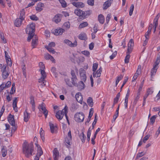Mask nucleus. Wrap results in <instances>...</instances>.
Wrapping results in <instances>:
<instances>
[{
    "label": "nucleus",
    "mask_w": 160,
    "mask_h": 160,
    "mask_svg": "<svg viewBox=\"0 0 160 160\" xmlns=\"http://www.w3.org/2000/svg\"><path fill=\"white\" fill-rule=\"evenodd\" d=\"M35 24L31 23L29 25L27 26L26 28V32L28 34L27 40L30 42L31 39L32 38V45L33 48H35L34 46L37 45L38 39L36 35L34 36L35 32Z\"/></svg>",
    "instance_id": "obj_1"
},
{
    "label": "nucleus",
    "mask_w": 160,
    "mask_h": 160,
    "mask_svg": "<svg viewBox=\"0 0 160 160\" xmlns=\"http://www.w3.org/2000/svg\"><path fill=\"white\" fill-rule=\"evenodd\" d=\"M84 118V115L82 112H77L74 116V119L76 121L78 122H82Z\"/></svg>",
    "instance_id": "obj_2"
},
{
    "label": "nucleus",
    "mask_w": 160,
    "mask_h": 160,
    "mask_svg": "<svg viewBox=\"0 0 160 160\" xmlns=\"http://www.w3.org/2000/svg\"><path fill=\"white\" fill-rule=\"evenodd\" d=\"M23 150H34L33 143L31 142L28 144L26 141H25L22 144Z\"/></svg>",
    "instance_id": "obj_3"
},
{
    "label": "nucleus",
    "mask_w": 160,
    "mask_h": 160,
    "mask_svg": "<svg viewBox=\"0 0 160 160\" xmlns=\"http://www.w3.org/2000/svg\"><path fill=\"white\" fill-rule=\"evenodd\" d=\"M55 46V43L53 42H52L49 44L48 46H45V48L49 52L52 54H54L56 52L52 48L54 47Z\"/></svg>",
    "instance_id": "obj_4"
},
{
    "label": "nucleus",
    "mask_w": 160,
    "mask_h": 160,
    "mask_svg": "<svg viewBox=\"0 0 160 160\" xmlns=\"http://www.w3.org/2000/svg\"><path fill=\"white\" fill-rule=\"evenodd\" d=\"M160 62V59L159 60L158 58H157V61L155 63V65H154L153 68L151 70V75L152 77V75H154L155 74L157 70V69L158 68V65Z\"/></svg>",
    "instance_id": "obj_5"
},
{
    "label": "nucleus",
    "mask_w": 160,
    "mask_h": 160,
    "mask_svg": "<svg viewBox=\"0 0 160 160\" xmlns=\"http://www.w3.org/2000/svg\"><path fill=\"white\" fill-rule=\"evenodd\" d=\"M2 78L5 79L7 78L9 74V72L6 71V66L3 65L2 67Z\"/></svg>",
    "instance_id": "obj_6"
},
{
    "label": "nucleus",
    "mask_w": 160,
    "mask_h": 160,
    "mask_svg": "<svg viewBox=\"0 0 160 160\" xmlns=\"http://www.w3.org/2000/svg\"><path fill=\"white\" fill-rule=\"evenodd\" d=\"M71 74L72 76L71 79L72 84L76 86H78V84L76 82L77 77L73 70L71 71Z\"/></svg>",
    "instance_id": "obj_7"
},
{
    "label": "nucleus",
    "mask_w": 160,
    "mask_h": 160,
    "mask_svg": "<svg viewBox=\"0 0 160 160\" xmlns=\"http://www.w3.org/2000/svg\"><path fill=\"white\" fill-rule=\"evenodd\" d=\"M62 17V15L60 14H57L52 19V21L56 23L60 22Z\"/></svg>",
    "instance_id": "obj_8"
},
{
    "label": "nucleus",
    "mask_w": 160,
    "mask_h": 160,
    "mask_svg": "<svg viewBox=\"0 0 160 160\" xmlns=\"http://www.w3.org/2000/svg\"><path fill=\"white\" fill-rule=\"evenodd\" d=\"M44 104V103L42 102L41 104H40L38 108L40 110V109L42 110L45 116V118H46L48 115V111L46 109Z\"/></svg>",
    "instance_id": "obj_9"
},
{
    "label": "nucleus",
    "mask_w": 160,
    "mask_h": 160,
    "mask_svg": "<svg viewBox=\"0 0 160 160\" xmlns=\"http://www.w3.org/2000/svg\"><path fill=\"white\" fill-rule=\"evenodd\" d=\"M64 116V110L59 111L57 112L56 115V118L59 120H61Z\"/></svg>",
    "instance_id": "obj_10"
},
{
    "label": "nucleus",
    "mask_w": 160,
    "mask_h": 160,
    "mask_svg": "<svg viewBox=\"0 0 160 160\" xmlns=\"http://www.w3.org/2000/svg\"><path fill=\"white\" fill-rule=\"evenodd\" d=\"M86 72L85 70L81 69L80 71V74L81 79L84 82H85L86 80V76L85 74Z\"/></svg>",
    "instance_id": "obj_11"
},
{
    "label": "nucleus",
    "mask_w": 160,
    "mask_h": 160,
    "mask_svg": "<svg viewBox=\"0 0 160 160\" xmlns=\"http://www.w3.org/2000/svg\"><path fill=\"white\" fill-rule=\"evenodd\" d=\"M64 42L71 47H75L77 45V41H75L73 43H72L71 41L68 39H65L64 41Z\"/></svg>",
    "instance_id": "obj_12"
},
{
    "label": "nucleus",
    "mask_w": 160,
    "mask_h": 160,
    "mask_svg": "<svg viewBox=\"0 0 160 160\" xmlns=\"http://www.w3.org/2000/svg\"><path fill=\"white\" fill-rule=\"evenodd\" d=\"M75 98L77 101L81 104H82L83 100L82 96L80 92H78L75 95Z\"/></svg>",
    "instance_id": "obj_13"
},
{
    "label": "nucleus",
    "mask_w": 160,
    "mask_h": 160,
    "mask_svg": "<svg viewBox=\"0 0 160 160\" xmlns=\"http://www.w3.org/2000/svg\"><path fill=\"white\" fill-rule=\"evenodd\" d=\"M8 120L10 124L12 126L15 125V121L13 115H12L11 114H10L8 118Z\"/></svg>",
    "instance_id": "obj_14"
},
{
    "label": "nucleus",
    "mask_w": 160,
    "mask_h": 160,
    "mask_svg": "<svg viewBox=\"0 0 160 160\" xmlns=\"http://www.w3.org/2000/svg\"><path fill=\"white\" fill-rule=\"evenodd\" d=\"M134 46V42L132 39L130 40L129 43L128 44V48L127 51L128 52H131L132 51V47Z\"/></svg>",
    "instance_id": "obj_15"
},
{
    "label": "nucleus",
    "mask_w": 160,
    "mask_h": 160,
    "mask_svg": "<svg viewBox=\"0 0 160 160\" xmlns=\"http://www.w3.org/2000/svg\"><path fill=\"white\" fill-rule=\"evenodd\" d=\"M113 0H108L104 2L103 4V9H106L109 7L111 5Z\"/></svg>",
    "instance_id": "obj_16"
},
{
    "label": "nucleus",
    "mask_w": 160,
    "mask_h": 160,
    "mask_svg": "<svg viewBox=\"0 0 160 160\" xmlns=\"http://www.w3.org/2000/svg\"><path fill=\"white\" fill-rule=\"evenodd\" d=\"M65 30L62 28H59L54 30V34L56 35H61Z\"/></svg>",
    "instance_id": "obj_17"
},
{
    "label": "nucleus",
    "mask_w": 160,
    "mask_h": 160,
    "mask_svg": "<svg viewBox=\"0 0 160 160\" xmlns=\"http://www.w3.org/2000/svg\"><path fill=\"white\" fill-rule=\"evenodd\" d=\"M39 66L40 68V69L39 70L41 72V74L42 75L44 74L45 73H46L44 71L45 67L44 64L42 62H40L39 63Z\"/></svg>",
    "instance_id": "obj_18"
},
{
    "label": "nucleus",
    "mask_w": 160,
    "mask_h": 160,
    "mask_svg": "<svg viewBox=\"0 0 160 160\" xmlns=\"http://www.w3.org/2000/svg\"><path fill=\"white\" fill-rule=\"evenodd\" d=\"M102 72V68L100 67L99 69L96 72H93V77H96L97 78L100 77L101 76Z\"/></svg>",
    "instance_id": "obj_19"
},
{
    "label": "nucleus",
    "mask_w": 160,
    "mask_h": 160,
    "mask_svg": "<svg viewBox=\"0 0 160 160\" xmlns=\"http://www.w3.org/2000/svg\"><path fill=\"white\" fill-rule=\"evenodd\" d=\"M72 4L77 8H82L84 6V3L82 2H72Z\"/></svg>",
    "instance_id": "obj_20"
},
{
    "label": "nucleus",
    "mask_w": 160,
    "mask_h": 160,
    "mask_svg": "<svg viewBox=\"0 0 160 160\" xmlns=\"http://www.w3.org/2000/svg\"><path fill=\"white\" fill-rule=\"evenodd\" d=\"M30 113L27 111V109H26L24 113V120L25 122H27L30 118Z\"/></svg>",
    "instance_id": "obj_21"
},
{
    "label": "nucleus",
    "mask_w": 160,
    "mask_h": 160,
    "mask_svg": "<svg viewBox=\"0 0 160 160\" xmlns=\"http://www.w3.org/2000/svg\"><path fill=\"white\" fill-rule=\"evenodd\" d=\"M18 102L17 98H15L12 104L13 107L15 112L18 111V107H17V103Z\"/></svg>",
    "instance_id": "obj_22"
},
{
    "label": "nucleus",
    "mask_w": 160,
    "mask_h": 160,
    "mask_svg": "<svg viewBox=\"0 0 160 160\" xmlns=\"http://www.w3.org/2000/svg\"><path fill=\"white\" fill-rule=\"evenodd\" d=\"M78 38L80 40H86L88 38L86 34L84 33H81L78 36Z\"/></svg>",
    "instance_id": "obj_23"
},
{
    "label": "nucleus",
    "mask_w": 160,
    "mask_h": 160,
    "mask_svg": "<svg viewBox=\"0 0 160 160\" xmlns=\"http://www.w3.org/2000/svg\"><path fill=\"white\" fill-rule=\"evenodd\" d=\"M83 11L79 9H77L75 10L74 13L77 16L82 17Z\"/></svg>",
    "instance_id": "obj_24"
},
{
    "label": "nucleus",
    "mask_w": 160,
    "mask_h": 160,
    "mask_svg": "<svg viewBox=\"0 0 160 160\" xmlns=\"http://www.w3.org/2000/svg\"><path fill=\"white\" fill-rule=\"evenodd\" d=\"M53 157L54 160H58L59 154L58 151H53Z\"/></svg>",
    "instance_id": "obj_25"
},
{
    "label": "nucleus",
    "mask_w": 160,
    "mask_h": 160,
    "mask_svg": "<svg viewBox=\"0 0 160 160\" xmlns=\"http://www.w3.org/2000/svg\"><path fill=\"white\" fill-rule=\"evenodd\" d=\"M22 20L19 18L17 19L14 22L15 25L17 27H20L22 24Z\"/></svg>",
    "instance_id": "obj_26"
},
{
    "label": "nucleus",
    "mask_w": 160,
    "mask_h": 160,
    "mask_svg": "<svg viewBox=\"0 0 160 160\" xmlns=\"http://www.w3.org/2000/svg\"><path fill=\"white\" fill-rule=\"evenodd\" d=\"M141 66L139 65L138 67L136 72L134 74V76L136 77L137 78L138 77V75L141 72Z\"/></svg>",
    "instance_id": "obj_27"
},
{
    "label": "nucleus",
    "mask_w": 160,
    "mask_h": 160,
    "mask_svg": "<svg viewBox=\"0 0 160 160\" xmlns=\"http://www.w3.org/2000/svg\"><path fill=\"white\" fill-rule=\"evenodd\" d=\"M98 20L101 24H103L104 22V18L102 14H100L98 16Z\"/></svg>",
    "instance_id": "obj_28"
},
{
    "label": "nucleus",
    "mask_w": 160,
    "mask_h": 160,
    "mask_svg": "<svg viewBox=\"0 0 160 160\" xmlns=\"http://www.w3.org/2000/svg\"><path fill=\"white\" fill-rule=\"evenodd\" d=\"M49 126L51 133H54L55 131V128H56V126L51 122L49 123Z\"/></svg>",
    "instance_id": "obj_29"
},
{
    "label": "nucleus",
    "mask_w": 160,
    "mask_h": 160,
    "mask_svg": "<svg viewBox=\"0 0 160 160\" xmlns=\"http://www.w3.org/2000/svg\"><path fill=\"white\" fill-rule=\"evenodd\" d=\"M131 52H128V51L127 52V55L125 58V59L124 60L125 62L126 63H128L129 62V59L130 58V55H129L130 53Z\"/></svg>",
    "instance_id": "obj_30"
},
{
    "label": "nucleus",
    "mask_w": 160,
    "mask_h": 160,
    "mask_svg": "<svg viewBox=\"0 0 160 160\" xmlns=\"http://www.w3.org/2000/svg\"><path fill=\"white\" fill-rule=\"evenodd\" d=\"M23 152L27 157H29L32 155V151H23Z\"/></svg>",
    "instance_id": "obj_31"
},
{
    "label": "nucleus",
    "mask_w": 160,
    "mask_h": 160,
    "mask_svg": "<svg viewBox=\"0 0 160 160\" xmlns=\"http://www.w3.org/2000/svg\"><path fill=\"white\" fill-rule=\"evenodd\" d=\"M87 102L88 105L91 107H92L93 104L92 99L90 97L88 98L87 100Z\"/></svg>",
    "instance_id": "obj_32"
},
{
    "label": "nucleus",
    "mask_w": 160,
    "mask_h": 160,
    "mask_svg": "<svg viewBox=\"0 0 160 160\" xmlns=\"http://www.w3.org/2000/svg\"><path fill=\"white\" fill-rule=\"evenodd\" d=\"M88 25V23L87 22H83L80 23L79 26V28H83Z\"/></svg>",
    "instance_id": "obj_33"
},
{
    "label": "nucleus",
    "mask_w": 160,
    "mask_h": 160,
    "mask_svg": "<svg viewBox=\"0 0 160 160\" xmlns=\"http://www.w3.org/2000/svg\"><path fill=\"white\" fill-rule=\"evenodd\" d=\"M25 14V12H24V9H22V11H20V15L19 18L21 20H24V18Z\"/></svg>",
    "instance_id": "obj_34"
},
{
    "label": "nucleus",
    "mask_w": 160,
    "mask_h": 160,
    "mask_svg": "<svg viewBox=\"0 0 160 160\" xmlns=\"http://www.w3.org/2000/svg\"><path fill=\"white\" fill-rule=\"evenodd\" d=\"M79 137L82 142H85L86 137L85 135H84L83 132H82L80 133Z\"/></svg>",
    "instance_id": "obj_35"
},
{
    "label": "nucleus",
    "mask_w": 160,
    "mask_h": 160,
    "mask_svg": "<svg viewBox=\"0 0 160 160\" xmlns=\"http://www.w3.org/2000/svg\"><path fill=\"white\" fill-rule=\"evenodd\" d=\"M91 13V11H87L85 12H83V15H82V17L83 18H85L87 16H89Z\"/></svg>",
    "instance_id": "obj_36"
},
{
    "label": "nucleus",
    "mask_w": 160,
    "mask_h": 160,
    "mask_svg": "<svg viewBox=\"0 0 160 160\" xmlns=\"http://www.w3.org/2000/svg\"><path fill=\"white\" fill-rule=\"evenodd\" d=\"M65 81L66 82V84L69 86L70 87H72V82H71L69 79L68 78H66L65 79Z\"/></svg>",
    "instance_id": "obj_37"
},
{
    "label": "nucleus",
    "mask_w": 160,
    "mask_h": 160,
    "mask_svg": "<svg viewBox=\"0 0 160 160\" xmlns=\"http://www.w3.org/2000/svg\"><path fill=\"white\" fill-rule=\"evenodd\" d=\"M97 115L96 113L95 114V118L94 121L92 123V129H93L94 128V126L96 124L98 119L97 118Z\"/></svg>",
    "instance_id": "obj_38"
},
{
    "label": "nucleus",
    "mask_w": 160,
    "mask_h": 160,
    "mask_svg": "<svg viewBox=\"0 0 160 160\" xmlns=\"http://www.w3.org/2000/svg\"><path fill=\"white\" fill-rule=\"evenodd\" d=\"M68 109V108L67 106H66L63 108V110H64V115H65L67 120L68 119V117L67 115V113H68L67 110Z\"/></svg>",
    "instance_id": "obj_39"
},
{
    "label": "nucleus",
    "mask_w": 160,
    "mask_h": 160,
    "mask_svg": "<svg viewBox=\"0 0 160 160\" xmlns=\"http://www.w3.org/2000/svg\"><path fill=\"white\" fill-rule=\"evenodd\" d=\"M146 153V152H141L138 153L136 159H138L139 158L143 156Z\"/></svg>",
    "instance_id": "obj_40"
},
{
    "label": "nucleus",
    "mask_w": 160,
    "mask_h": 160,
    "mask_svg": "<svg viewBox=\"0 0 160 160\" xmlns=\"http://www.w3.org/2000/svg\"><path fill=\"white\" fill-rule=\"evenodd\" d=\"M42 77L40 78L38 80V82H41L43 81H44V79L46 77V73H45L44 74H41Z\"/></svg>",
    "instance_id": "obj_41"
},
{
    "label": "nucleus",
    "mask_w": 160,
    "mask_h": 160,
    "mask_svg": "<svg viewBox=\"0 0 160 160\" xmlns=\"http://www.w3.org/2000/svg\"><path fill=\"white\" fill-rule=\"evenodd\" d=\"M79 88L82 90L84 89L85 87V85L84 84L82 81H81L79 82Z\"/></svg>",
    "instance_id": "obj_42"
},
{
    "label": "nucleus",
    "mask_w": 160,
    "mask_h": 160,
    "mask_svg": "<svg viewBox=\"0 0 160 160\" xmlns=\"http://www.w3.org/2000/svg\"><path fill=\"white\" fill-rule=\"evenodd\" d=\"M123 78V76L122 75H120L119 76H118L117 77V79L116 80V87L118 84L119 82V81L121 80Z\"/></svg>",
    "instance_id": "obj_43"
},
{
    "label": "nucleus",
    "mask_w": 160,
    "mask_h": 160,
    "mask_svg": "<svg viewBox=\"0 0 160 160\" xmlns=\"http://www.w3.org/2000/svg\"><path fill=\"white\" fill-rule=\"evenodd\" d=\"M140 95V93H139V92H138L137 94V96L134 99V101L133 102V104L134 105H135L136 104L137 101L138 100L139 98V96Z\"/></svg>",
    "instance_id": "obj_44"
},
{
    "label": "nucleus",
    "mask_w": 160,
    "mask_h": 160,
    "mask_svg": "<svg viewBox=\"0 0 160 160\" xmlns=\"http://www.w3.org/2000/svg\"><path fill=\"white\" fill-rule=\"evenodd\" d=\"M81 53L82 54H84V55L86 56H87L88 57H89L90 53L89 51H88L85 50L82 51L81 52Z\"/></svg>",
    "instance_id": "obj_45"
},
{
    "label": "nucleus",
    "mask_w": 160,
    "mask_h": 160,
    "mask_svg": "<svg viewBox=\"0 0 160 160\" xmlns=\"http://www.w3.org/2000/svg\"><path fill=\"white\" fill-rule=\"evenodd\" d=\"M59 1L63 7L65 8L66 7L67 3L64 0H59Z\"/></svg>",
    "instance_id": "obj_46"
},
{
    "label": "nucleus",
    "mask_w": 160,
    "mask_h": 160,
    "mask_svg": "<svg viewBox=\"0 0 160 160\" xmlns=\"http://www.w3.org/2000/svg\"><path fill=\"white\" fill-rule=\"evenodd\" d=\"M134 9V6L133 4L131 5L130 8V11H129V15L131 16L133 13V12Z\"/></svg>",
    "instance_id": "obj_47"
},
{
    "label": "nucleus",
    "mask_w": 160,
    "mask_h": 160,
    "mask_svg": "<svg viewBox=\"0 0 160 160\" xmlns=\"http://www.w3.org/2000/svg\"><path fill=\"white\" fill-rule=\"evenodd\" d=\"M157 117L156 115H153L152 116L150 119V122L152 123V124L154 122L156 118Z\"/></svg>",
    "instance_id": "obj_48"
},
{
    "label": "nucleus",
    "mask_w": 160,
    "mask_h": 160,
    "mask_svg": "<svg viewBox=\"0 0 160 160\" xmlns=\"http://www.w3.org/2000/svg\"><path fill=\"white\" fill-rule=\"evenodd\" d=\"M70 22H67L64 23L63 27L64 28H70Z\"/></svg>",
    "instance_id": "obj_49"
},
{
    "label": "nucleus",
    "mask_w": 160,
    "mask_h": 160,
    "mask_svg": "<svg viewBox=\"0 0 160 160\" xmlns=\"http://www.w3.org/2000/svg\"><path fill=\"white\" fill-rule=\"evenodd\" d=\"M98 66V64L97 63H94L93 64L92 67V71L93 72H95L97 69Z\"/></svg>",
    "instance_id": "obj_50"
},
{
    "label": "nucleus",
    "mask_w": 160,
    "mask_h": 160,
    "mask_svg": "<svg viewBox=\"0 0 160 160\" xmlns=\"http://www.w3.org/2000/svg\"><path fill=\"white\" fill-rule=\"evenodd\" d=\"M30 18L31 20H33L37 21L38 19V18L35 15L31 16H30Z\"/></svg>",
    "instance_id": "obj_51"
},
{
    "label": "nucleus",
    "mask_w": 160,
    "mask_h": 160,
    "mask_svg": "<svg viewBox=\"0 0 160 160\" xmlns=\"http://www.w3.org/2000/svg\"><path fill=\"white\" fill-rule=\"evenodd\" d=\"M43 151H39V152H38L37 153L35 157L38 158H39L43 154Z\"/></svg>",
    "instance_id": "obj_52"
},
{
    "label": "nucleus",
    "mask_w": 160,
    "mask_h": 160,
    "mask_svg": "<svg viewBox=\"0 0 160 160\" xmlns=\"http://www.w3.org/2000/svg\"><path fill=\"white\" fill-rule=\"evenodd\" d=\"M0 36L3 42L5 43L6 42V41L4 37L3 33L2 32H0Z\"/></svg>",
    "instance_id": "obj_53"
},
{
    "label": "nucleus",
    "mask_w": 160,
    "mask_h": 160,
    "mask_svg": "<svg viewBox=\"0 0 160 160\" xmlns=\"http://www.w3.org/2000/svg\"><path fill=\"white\" fill-rule=\"evenodd\" d=\"M30 103L32 105L35 104L34 97L33 96H31L30 97Z\"/></svg>",
    "instance_id": "obj_54"
},
{
    "label": "nucleus",
    "mask_w": 160,
    "mask_h": 160,
    "mask_svg": "<svg viewBox=\"0 0 160 160\" xmlns=\"http://www.w3.org/2000/svg\"><path fill=\"white\" fill-rule=\"evenodd\" d=\"M93 113V108H91L90 109L88 118H91L92 117Z\"/></svg>",
    "instance_id": "obj_55"
},
{
    "label": "nucleus",
    "mask_w": 160,
    "mask_h": 160,
    "mask_svg": "<svg viewBox=\"0 0 160 160\" xmlns=\"http://www.w3.org/2000/svg\"><path fill=\"white\" fill-rule=\"evenodd\" d=\"M87 3L88 5L92 6L94 5V0H88Z\"/></svg>",
    "instance_id": "obj_56"
},
{
    "label": "nucleus",
    "mask_w": 160,
    "mask_h": 160,
    "mask_svg": "<svg viewBox=\"0 0 160 160\" xmlns=\"http://www.w3.org/2000/svg\"><path fill=\"white\" fill-rule=\"evenodd\" d=\"M117 54V52L115 51L110 56V58L111 59H112L115 57Z\"/></svg>",
    "instance_id": "obj_57"
},
{
    "label": "nucleus",
    "mask_w": 160,
    "mask_h": 160,
    "mask_svg": "<svg viewBox=\"0 0 160 160\" xmlns=\"http://www.w3.org/2000/svg\"><path fill=\"white\" fill-rule=\"evenodd\" d=\"M153 92L152 89L151 88H150L147 89V93L149 94H151Z\"/></svg>",
    "instance_id": "obj_58"
},
{
    "label": "nucleus",
    "mask_w": 160,
    "mask_h": 160,
    "mask_svg": "<svg viewBox=\"0 0 160 160\" xmlns=\"http://www.w3.org/2000/svg\"><path fill=\"white\" fill-rule=\"evenodd\" d=\"M151 32V31L148 30V31L146 33L145 36L146 39H148L149 35L150 33Z\"/></svg>",
    "instance_id": "obj_59"
},
{
    "label": "nucleus",
    "mask_w": 160,
    "mask_h": 160,
    "mask_svg": "<svg viewBox=\"0 0 160 160\" xmlns=\"http://www.w3.org/2000/svg\"><path fill=\"white\" fill-rule=\"evenodd\" d=\"M71 140H70L69 138H66L65 139L66 142L69 145H71Z\"/></svg>",
    "instance_id": "obj_60"
},
{
    "label": "nucleus",
    "mask_w": 160,
    "mask_h": 160,
    "mask_svg": "<svg viewBox=\"0 0 160 160\" xmlns=\"http://www.w3.org/2000/svg\"><path fill=\"white\" fill-rule=\"evenodd\" d=\"M150 135H147L143 139V142H146V141H147L148 139L149 138V137H150Z\"/></svg>",
    "instance_id": "obj_61"
},
{
    "label": "nucleus",
    "mask_w": 160,
    "mask_h": 160,
    "mask_svg": "<svg viewBox=\"0 0 160 160\" xmlns=\"http://www.w3.org/2000/svg\"><path fill=\"white\" fill-rule=\"evenodd\" d=\"M126 78L123 81V83L122 84V85L121 88V90L122 89V87L124 86V85L126 84V83L128 80V77H126Z\"/></svg>",
    "instance_id": "obj_62"
},
{
    "label": "nucleus",
    "mask_w": 160,
    "mask_h": 160,
    "mask_svg": "<svg viewBox=\"0 0 160 160\" xmlns=\"http://www.w3.org/2000/svg\"><path fill=\"white\" fill-rule=\"evenodd\" d=\"M16 89H15V87H14V88L12 87L11 88V90L10 92V93L11 94H13L15 92Z\"/></svg>",
    "instance_id": "obj_63"
},
{
    "label": "nucleus",
    "mask_w": 160,
    "mask_h": 160,
    "mask_svg": "<svg viewBox=\"0 0 160 160\" xmlns=\"http://www.w3.org/2000/svg\"><path fill=\"white\" fill-rule=\"evenodd\" d=\"M111 18V14H108L106 18V21L107 23H108L109 21V20Z\"/></svg>",
    "instance_id": "obj_64"
}]
</instances>
